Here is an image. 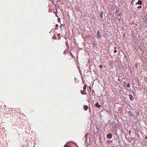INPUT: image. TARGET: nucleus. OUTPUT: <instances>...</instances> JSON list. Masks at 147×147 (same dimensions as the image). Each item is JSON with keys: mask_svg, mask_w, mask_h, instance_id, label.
I'll return each mask as SVG.
<instances>
[{"mask_svg": "<svg viewBox=\"0 0 147 147\" xmlns=\"http://www.w3.org/2000/svg\"><path fill=\"white\" fill-rule=\"evenodd\" d=\"M95 106L98 108H100L101 107V105H99L98 102H97L95 104Z\"/></svg>", "mask_w": 147, "mask_h": 147, "instance_id": "obj_1", "label": "nucleus"}, {"mask_svg": "<svg viewBox=\"0 0 147 147\" xmlns=\"http://www.w3.org/2000/svg\"><path fill=\"white\" fill-rule=\"evenodd\" d=\"M142 3V1L140 0H138V1L136 3V5L139 4L140 5Z\"/></svg>", "mask_w": 147, "mask_h": 147, "instance_id": "obj_2", "label": "nucleus"}, {"mask_svg": "<svg viewBox=\"0 0 147 147\" xmlns=\"http://www.w3.org/2000/svg\"><path fill=\"white\" fill-rule=\"evenodd\" d=\"M84 109L85 111H86L88 109V107L86 105L84 106Z\"/></svg>", "mask_w": 147, "mask_h": 147, "instance_id": "obj_3", "label": "nucleus"}, {"mask_svg": "<svg viewBox=\"0 0 147 147\" xmlns=\"http://www.w3.org/2000/svg\"><path fill=\"white\" fill-rule=\"evenodd\" d=\"M112 137V135L111 134H109L107 135V138H111Z\"/></svg>", "mask_w": 147, "mask_h": 147, "instance_id": "obj_4", "label": "nucleus"}, {"mask_svg": "<svg viewBox=\"0 0 147 147\" xmlns=\"http://www.w3.org/2000/svg\"><path fill=\"white\" fill-rule=\"evenodd\" d=\"M97 36H98V37H99L100 38L101 36H100L99 35V34H100V32L99 30H98L97 32Z\"/></svg>", "mask_w": 147, "mask_h": 147, "instance_id": "obj_5", "label": "nucleus"}, {"mask_svg": "<svg viewBox=\"0 0 147 147\" xmlns=\"http://www.w3.org/2000/svg\"><path fill=\"white\" fill-rule=\"evenodd\" d=\"M81 93H82V94H87V93L85 92V93H84V91H83V90H81Z\"/></svg>", "mask_w": 147, "mask_h": 147, "instance_id": "obj_6", "label": "nucleus"}, {"mask_svg": "<svg viewBox=\"0 0 147 147\" xmlns=\"http://www.w3.org/2000/svg\"><path fill=\"white\" fill-rule=\"evenodd\" d=\"M86 85H85L83 87V89L84 90H86Z\"/></svg>", "mask_w": 147, "mask_h": 147, "instance_id": "obj_7", "label": "nucleus"}, {"mask_svg": "<svg viewBox=\"0 0 147 147\" xmlns=\"http://www.w3.org/2000/svg\"><path fill=\"white\" fill-rule=\"evenodd\" d=\"M129 96H130V98L131 99H133V96L131 94H130L129 95Z\"/></svg>", "mask_w": 147, "mask_h": 147, "instance_id": "obj_8", "label": "nucleus"}, {"mask_svg": "<svg viewBox=\"0 0 147 147\" xmlns=\"http://www.w3.org/2000/svg\"><path fill=\"white\" fill-rule=\"evenodd\" d=\"M99 67L100 68H102L103 67V66L102 65H99Z\"/></svg>", "mask_w": 147, "mask_h": 147, "instance_id": "obj_9", "label": "nucleus"}, {"mask_svg": "<svg viewBox=\"0 0 147 147\" xmlns=\"http://www.w3.org/2000/svg\"><path fill=\"white\" fill-rule=\"evenodd\" d=\"M142 8V6H138V7H137V8H138V9H139V8Z\"/></svg>", "mask_w": 147, "mask_h": 147, "instance_id": "obj_10", "label": "nucleus"}, {"mask_svg": "<svg viewBox=\"0 0 147 147\" xmlns=\"http://www.w3.org/2000/svg\"><path fill=\"white\" fill-rule=\"evenodd\" d=\"M127 87H130V84L129 83H128L127 85Z\"/></svg>", "mask_w": 147, "mask_h": 147, "instance_id": "obj_11", "label": "nucleus"}, {"mask_svg": "<svg viewBox=\"0 0 147 147\" xmlns=\"http://www.w3.org/2000/svg\"><path fill=\"white\" fill-rule=\"evenodd\" d=\"M114 53H116L117 52V51L116 50H115L114 51Z\"/></svg>", "mask_w": 147, "mask_h": 147, "instance_id": "obj_12", "label": "nucleus"}, {"mask_svg": "<svg viewBox=\"0 0 147 147\" xmlns=\"http://www.w3.org/2000/svg\"><path fill=\"white\" fill-rule=\"evenodd\" d=\"M58 25L57 24H56L55 25V26H56V27H58Z\"/></svg>", "mask_w": 147, "mask_h": 147, "instance_id": "obj_13", "label": "nucleus"}, {"mask_svg": "<svg viewBox=\"0 0 147 147\" xmlns=\"http://www.w3.org/2000/svg\"><path fill=\"white\" fill-rule=\"evenodd\" d=\"M147 138V136L146 137V139Z\"/></svg>", "mask_w": 147, "mask_h": 147, "instance_id": "obj_14", "label": "nucleus"}, {"mask_svg": "<svg viewBox=\"0 0 147 147\" xmlns=\"http://www.w3.org/2000/svg\"><path fill=\"white\" fill-rule=\"evenodd\" d=\"M57 35H58V36H59V34H57Z\"/></svg>", "mask_w": 147, "mask_h": 147, "instance_id": "obj_15", "label": "nucleus"}, {"mask_svg": "<svg viewBox=\"0 0 147 147\" xmlns=\"http://www.w3.org/2000/svg\"><path fill=\"white\" fill-rule=\"evenodd\" d=\"M54 38H56L55 37H54Z\"/></svg>", "mask_w": 147, "mask_h": 147, "instance_id": "obj_16", "label": "nucleus"}, {"mask_svg": "<svg viewBox=\"0 0 147 147\" xmlns=\"http://www.w3.org/2000/svg\"><path fill=\"white\" fill-rule=\"evenodd\" d=\"M116 47H115V49H116Z\"/></svg>", "mask_w": 147, "mask_h": 147, "instance_id": "obj_17", "label": "nucleus"}, {"mask_svg": "<svg viewBox=\"0 0 147 147\" xmlns=\"http://www.w3.org/2000/svg\"><path fill=\"white\" fill-rule=\"evenodd\" d=\"M133 2V1L132 0L131 1V2Z\"/></svg>", "mask_w": 147, "mask_h": 147, "instance_id": "obj_18", "label": "nucleus"}, {"mask_svg": "<svg viewBox=\"0 0 147 147\" xmlns=\"http://www.w3.org/2000/svg\"><path fill=\"white\" fill-rule=\"evenodd\" d=\"M87 134H86V136H87Z\"/></svg>", "mask_w": 147, "mask_h": 147, "instance_id": "obj_19", "label": "nucleus"}, {"mask_svg": "<svg viewBox=\"0 0 147 147\" xmlns=\"http://www.w3.org/2000/svg\"><path fill=\"white\" fill-rule=\"evenodd\" d=\"M113 147H115V146H113Z\"/></svg>", "mask_w": 147, "mask_h": 147, "instance_id": "obj_20", "label": "nucleus"}]
</instances>
